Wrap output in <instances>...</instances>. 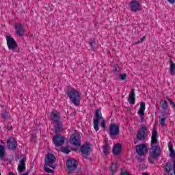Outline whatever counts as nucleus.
<instances>
[{
	"instance_id": "f257e3e1",
	"label": "nucleus",
	"mask_w": 175,
	"mask_h": 175,
	"mask_svg": "<svg viewBox=\"0 0 175 175\" xmlns=\"http://www.w3.org/2000/svg\"><path fill=\"white\" fill-rule=\"evenodd\" d=\"M67 96L69 98L71 103H73L75 106H80V101L81 100V94L75 88H72L71 86H67V90L66 92Z\"/></svg>"
},
{
	"instance_id": "f03ea898",
	"label": "nucleus",
	"mask_w": 175,
	"mask_h": 175,
	"mask_svg": "<svg viewBox=\"0 0 175 175\" xmlns=\"http://www.w3.org/2000/svg\"><path fill=\"white\" fill-rule=\"evenodd\" d=\"M151 146V149L149 151L150 157H148V161L150 163L155 165V161L154 160L158 159V158L161 157V154H162V150H161V147H159V146Z\"/></svg>"
},
{
	"instance_id": "7ed1b4c3",
	"label": "nucleus",
	"mask_w": 175,
	"mask_h": 175,
	"mask_svg": "<svg viewBox=\"0 0 175 175\" xmlns=\"http://www.w3.org/2000/svg\"><path fill=\"white\" fill-rule=\"evenodd\" d=\"M148 137V133H147V126L142 124V127L138 130L136 135V139L134 140V144H137V142H144Z\"/></svg>"
},
{
	"instance_id": "20e7f679",
	"label": "nucleus",
	"mask_w": 175,
	"mask_h": 175,
	"mask_svg": "<svg viewBox=\"0 0 175 175\" xmlns=\"http://www.w3.org/2000/svg\"><path fill=\"white\" fill-rule=\"evenodd\" d=\"M7 45L9 50H12L14 53H18V44H17V42L16 40L10 36L6 37Z\"/></svg>"
},
{
	"instance_id": "39448f33",
	"label": "nucleus",
	"mask_w": 175,
	"mask_h": 175,
	"mask_svg": "<svg viewBox=\"0 0 175 175\" xmlns=\"http://www.w3.org/2000/svg\"><path fill=\"white\" fill-rule=\"evenodd\" d=\"M66 167L68 170L69 174H72L75 173L76 169H77V166H79V163L75 159L69 158L66 163Z\"/></svg>"
},
{
	"instance_id": "423d86ee",
	"label": "nucleus",
	"mask_w": 175,
	"mask_h": 175,
	"mask_svg": "<svg viewBox=\"0 0 175 175\" xmlns=\"http://www.w3.org/2000/svg\"><path fill=\"white\" fill-rule=\"evenodd\" d=\"M94 116L96 118L93 120L94 129L96 132L99 131V120H103V116H102V111L100 109H96L95 110Z\"/></svg>"
},
{
	"instance_id": "0eeeda50",
	"label": "nucleus",
	"mask_w": 175,
	"mask_h": 175,
	"mask_svg": "<svg viewBox=\"0 0 175 175\" xmlns=\"http://www.w3.org/2000/svg\"><path fill=\"white\" fill-rule=\"evenodd\" d=\"M55 161H57V158L54 154L48 153L45 156V164L46 166L51 167V169H55V167H57V165H53V163H55Z\"/></svg>"
},
{
	"instance_id": "6e6552de",
	"label": "nucleus",
	"mask_w": 175,
	"mask_h": 175,
	"mask_svg": "<svg viewBox=\"0 0 175 175\" xmlns=\"http://www.w3.org/2000/svg\"><path fill=\"white\" fill-rule=\"evenodd\" d=\"M108 133L111 139H114V136L120 135V126L116 123H111L109 126Z\"/></svg>"
},
{
	"instance_id": "1a4fd4ad",
	"label": "nucleus",
	"mask_w": 175,
	"mask_h": 175,
	"mask_svg": "<svg viewBox=\"0 0 175 175\" xmlns=\"http://www.w3.org/2000/svg\"><path fill=\"white\" fill-rule=\"evenodd\" d=\"M55 147H62L65 143V137L62 136L61 133H56L52 139Z\"/></svg>"
},
{
	"instance_id": "9d476101",
	"label": "nucleus",
	"mask_w": 175,
	"mask_h": 175,
	"mask_svg": "<svg viewBox=\"0 0 175 175\" xmlns=\"http://www.w3.org/2000/svg\"><path fill=\"white\" fill-rule=\"evenodd\" d=\"M164 170L166 174H163V175H175V160L174 161L173 164L172 162H167L164 165Z\"/></svg>"
},
{
	"instance_id": "9b49d317",
	"label": "nucleus",
	"mask_w": 175,
	"mask_h": 175,
	"mask_svg": "<svg viewBox=\"0 0 175 175\" xmlns=\"http://www.w3.org/2000/svg\"><path fill=\"white\" fill-rule=\"evenodd\" d=\"M90 151H91V144L88 142H85V144H83L80 148V152L82 154V157L85 158V159H88Z\"/></svg>"
},
{
	"instance_id": "f8f14e48",
	"label": "nucleus",
	"mask_w": 175,
	"mask_h": 175,
	"mask_svg": "<svg viewBox=\"0 0 175 175\" xmlns=\"http://www.w3.org/2000/svg\"><path fill=\"white\" fill-rule=\"evenodd\" d=\"M80 139H81L80 133H73L70 137V142L71 144H73V146L80 147V146H81V141Z\"/></svg>"
},
{
	"instance_id": "ddd939ff",
	"label": "nucleus",
	"mask_w": 175,
	"mask_h": 175,
	"mask_svg": "<svg viewBox=\"0 0 175 175\" xmlns=\"http://www.w3.org/2000/svg\"><path fill=\"white\" fill-rule=\"evenodd\" d=\"M131 12H137L142 10V4L136 0H133L129 4Z\"/></svg>"
},
{
	"instance_id": "4468645a",
	"label": "nucleus",
	"mask_w": 175,
	"mask_h": 175,
	"mask_svg": "<svg viewBox=\"0 0 175 175\" xmlns=\"http://www.w3.org/2000/svg\"><path fill=\"white\" fill-rule=\"evenodd\" d=\"M18 146V144H17V140L16 138L13 137H10L7 140V146L9 148V150H16L17 148V146Z\"/></svg>"
},
{
	"instance_id": "2eb2a0df",
	"label": "nucleus",
	"mask_w": 175,
	"mask_h": 175,
	"mask_svg": "<svg viewBox=\"0 0 175 175\" xmlns=\"http://www.w3.org/2000/svg\"><path fill=\"white\" fill-rule=\"evenodd\" d=\"M136 148V152L138 155H140V157L146 155L148 150L147 145L139 144L137 146Z\"/></svg>"
},
{
	"instance_id": "dca6fc26",
	"label": "nucleus",
	"mask_w": 175,
	"mask_h": 175,
	"mask_svg": "<svg viewBox=\"0 0 175 175\" xmlns=\"http://www.w3.org/2000/svg\"><path fill=\"white\" fill-rule=\"evenodd\" d=\"M21 159L18 165V171L19 173H23V172H25V161H27V159L25 158L24 154L21 155Z\"/></svg>"
},
{
	"instance_id": "f3484780",
	"label": "nucleus",
	"mask_w": 175,
	"mask_h": 175,
	"mask_svg": "<svg viewBox=\"0 0 175 175\" xmlns=\"http://www.w3.org/2000/svg\"><path fill=\"white\" fill-rule=\"evenodd\" d=\"M14 28L16 29V35H18V36H21V37L24 36L25 29H24V27L23 26V25H21L20 23H16Z\"/></svg>"
},
{
	"instance_id": "a211bd4d",
	"label": "nucleus",
	"mask_w": 175,
	"mask_h": 175,
	"mask_svg": "<svg viewBox=\"0 0 175 175\" xmlns=\"http://www.w3.org/2000/svg\"><path fill=\"white\" fill-rule=\"evenodd\" d=\"M54 132L55 133H61V132H64V124L62 123V120L55 122Z\"/></svg>"
},
{
	"instance_id": "6ab92c4d",
	"label": "nucleus",
	"mask_w": 175,
	"mask_h": 175,
	"mask_svg": "<svg viewBox=\"0 0 175 175\" xmlns=\"http://www.w3.org/2000/svg\"><path fill=\"white\" fill-rule=\"evenodd\" d=\"M122 151V145L120 143L115 144L112 148L113 155H120Z\"/></svg>"
},
{
	"instance_id": "aec40b11",
	"label": "nucleus",
	"mask_w": 175,
	"mask_h": 175,
	"mask_svg": "<svg viewBox=\"0 0 175 175\" xmlns=\"http://www.w3.org/2000/svg\"><path fill=\"white\" fill-rule=\"evenodd\" d=\"M151 139V146H154L158 143V131L155 128L152 130Z\"/></svg>"
},
{
	"instance_id": "412c9836",
	"label": "nucleus",
	"mask_w": 175,
	"mask_h": 175,
	"mask_svg": "<svg viewBox=\"0 0 175 175\" xmlns=\"http://www.w3.org/2000/svg\"><path fill=\"white\" fill-rule=\"evenodd\" d=\"M51 114L53 116V118H52V122H59L60 121H62L61 120V116H59V113H58L57 111H52Z\"/></svg>"
},
{
	"instance_id": "4be33fe9",
	"label": "nucleus",
	"mask_w": 175,
	"mask_h": 175,
	"mask_svg": "<svg viewBox=\"0 0 175 175\" xmlns=\"http://www.w3.org/2000/svg\"><path fill=\"white\" fill-rule=\"evenodd\" d=\"M128 102L130 105H135V89H132L129 96Z\"/></svg>"
},
{
	"instance_id": "5701e85b",
	"label": "nucleus",
	"mask_w": 175,
	"mask_h": 175,
	"mask_svg": "<svg viewBox=\"0 0 175 175\" xmlns=\"http://www.w3.org/2000/svg\"><path fill=\"white\" fill-rule=\"evenodd\" d=\"M1 117L3 120H8L10 118V114L6 110V107H3L1 111Z\"/></svg>"
},
{
	"instance_id": "b1692460",
	"label": "nucleus",
	"mask_w": 175,
	"mask_h": 175,
	"mask_svg": "<svg viewBox=\"0 0 175 175\" xmlns=\"http://www.w3.org/2000/svg\"><path fill=\"white\" fill-rule=\"evenodd\" d=\"M160 106L164 111H166V110L169 109V103H167L166 100H161L160 101Z\"/></svg>"
},
{
	"instance_id": "393cba45",
	"label": "nucleus",
	"mask_w": 175,
	"mask_h": 175,
	"mask_svg": "<svg viewBox=\"0 0 175 175\" xmlns=\"http://www.w3.org/2000/svg\"><path fill=\"white\" fill-rule=\"evenodd\" d=\"M170 73L172 76L175 75V64L173 60L170 61Z\"/></svg>"
},
{
	"instance_id": "a878e982",
	"label": "nucleus",
	"mask_w": 175,
	"mask_h": 175,
	"mask_svg": "<svg viewBox=\"0 0 175 175\" xmlns=\"http://www.w3.org/2000/svg\"><path fill=\"white\" fill-rule=\"evenodd\" d=\"M146 111V103L142 102L140 103L139 109L138 111V114H141L143 116L144 114V111Z\"/></svg>"
},
{
	"instance_id": "bb28decb",
	"label": "nucleus",
	"mask_w": 175,
	"mask_h": 175,
	"mask_svg": "<svg viewBox=\"0 0 175 175\" xmlns=\"http://www.w3.org/2000/svg\"><path fill=\"white\" fill-rule=\"evenodd\" d=\"M110 170L111 172V174L113 175L116 174V172L118 170V164L112 163Z\"/></svg>"
},
{
	"instance_id": "cd10ccee",
	"label": "nucleus",
	"mask_w": 175,
	"mask_h": 175,
	"mask_svg": "<svg viewBox=\"0 0 175 175\" xmlns=\"http://www.w3.org/2000/svg\"><path fill=\"white\" fill-rule=\"evenodd\" d=\"M109 148H110V145L108 143H106L103 146V151L104 155H109V154H110V152H109Z\"/></svg>"
},
{
	"instance_id": "c85d7f7f",
	"label": "nucleus",
	"mask_w": 175,
	"mask_h": 175,
	"mask_svg": "<svg viewBox=\"0 0 175 175\" xmlns=\"http://www.w3.org/2000/svg\"><path fill=\"white\" fill-rule=\"evenodd\" d=\"M168 147L170 150V157L175 158V150L173 149V145L170 144V142L168 145Z\"/></svg>"
},
{
	"instance_id": "c756f323",
	"label": "nucleus",
	"mask_w": 175,
	"mask_h": 175,
	"mask_svg": "<svg viewBox=\"0 0 175 175\" xmlns=\"http://www.w3.org/2000/svg\"><path fill=\"white\" fill-rule=\"evenodd\" d=\"M89 44L92 47V50H95V46H96V41L95 40V38L90 40Z\"/></svg>"
},
{
	"instance_id": "7c9ffc66",
	"label": "nucleus",
	"mask_w": 175,
	"mask_h": 175,
	"mask_svg": "<svg viewBox=\"0 0 175 175\" xmlns=\"http://www.w3.org/2000/svg\"><path fill=\"white\" fill-rule=\"evenodd\" d=\"M5 157V146L0 145V158Z\"/></svg>"
},
{
	"instance_id": "2f4dec72",
	"label": "nucleus",
	"mask_w": 175,
	"mask_h": 175,
	"mask_svg": "<svg viewBox=\"0 0 175 175\" xmlns=\"http://www.w3.org/2000/svg\"><path fill=\"white\" fill-rule=\"evenodd\" d=\"M166 118H161L160 120V124L162 126H166Z\"/></svg>"
},
{
	"instance_id": "473e14b6",
	"label": "nucleus",
	"mask_w": 175,
	"mask_h": 175,
	"mask_svg": "<svg viewBox=\"0 0 175 175\" xmlns=\"http://www.w3.org/2000/svg\"><path fill=\"white\" fill-rule=\"evenodd\" d=\"M69 146L62 148V152H64V154H69L70 152V149L68 148Z\"/></svg>"
},
{
	"instance_id": "72a5a7b5",
	"label": "nucleus",
	"mask_w": 175,
	"mask_h": 175,
	"mask_svg": "<svg viewBox=\"0 0 175 175\" xmlns=\"http://www.w3.org/2000/svg\"><path fill=\"white\" fill-rule=\"evenodd\" d=\"M44 169L46 173H54V170L50 169L49 167L44 165Z\"/></svg>"
},
{
	"instance_id": "f704fd0d",
	"label": "nucleus",
	"mask_w": 175,
	"mask_h": 175,
	"mask_svg": "<svg viewBox=\"0 0 175 175\" xmlns=\"http://www.w3.org/2000/svg\"><path fill=\"white\" fill-rule=\"evenodd\" d=\"M120 80H126V74H120Z\"/></svg>"
},
{
	"instance_id": "c9c22d12",
	"label": "nucleus",
	"mask_w": 175,
	"mask_h": 175,
	"mask_svg": "<svg viewBox=\"0 0 175 175\" xmlns=\"http://www.w3.org/2000/svg\"><path fill=\"white\" fill-rule=\"evenodd\" d=\"M145 40H146V36H144L140 39V40H138L137 42H135V44H139V43H142L144 42Z\"/></svg>"
},
{
	"instance_id": "e433bc0d",
	"label": "nucleus",
	"mask_w": 175,
	"mask_h": 175,
	"mask_svg": "<svg viewBox=\"0 0 175 175\" xmlns=\"http://www.w3.org/2000/svg\"><path fill=\"white\" fill-rule=\"evenodd\" d=\"M100 126L103 128L104 131H106V122H105V120L101 122Z\"/></svg>"
},
{
	"instance_id": "4c0bfd02",
	"label": "nucleus",
	"mask_w": 175,
	"mask_h": 175,
	"mask_svg": "<svg viewBox=\"0 0 175 175\" xmlns=\"http://www.w3.org/2000/svg\"><path fill=\"white\" fill-rule=\"evenodd\" d=\"M140 118H141V122H146V119H144V114H139Z\"/></svg>"
},
{
	"instance_id": "58836bf2",
	"label": "nucleus",
	"mask_w": 175,
	"mask_h": 175,
	"mask_svg": "<svg viewBox=\"0 0 175 175\" xmlns=\"http://www.w3.org/2000/svg\"><path fill=\"white\" fill-rule=\"evenodd\" d=\"M169 3H171L172 5H174L175 3V0H167Z\"/></svg>"
},
{
	"instance_id": "ea45409f",
	"label": "nucleus",
	"mask_w": 175,
	"mask_h": 175,
	"mask_svg": "<svg viewBox=\"0 0 175 175\" xmlns=\"http://www.w3.org/2000/svg\"><path fill=\"white\" fill-rule=\"evenodd\" d=\"M170 105H172V107H174V109H175V103L173 100H170Z\"/></svg>"
},
{
	"instance_id": "a19ab883",
	"label": "nucleus",
	"mask_w": 175,
	"mask_h": 175,
	"mask_svg": "<svg viewBox=\"0 0 175 175\" xmlns=\"http://www.w3.org/2000/svg\"><path fill=\"white\" fill-rule=\"evenodd\" d=\"M113 72L115 73V75H117V73L118 72V71L117 70V67L113 68Z\"/></svg>"
},
{
	"instance_id": "79ce46f5",
	"label": "nucleus",
	"mask_w": 175,
	"mask_h": 175,
	"mask_svg": "<svg viewBox=\"0 0 175 175\" xmlns=\"http://www.w3.org/2000/svg\"><path fill=\"white\" fill-rule=\"evenodd\" d=\"M122 175H131V174H129L128 172H123Z\"/></svg>"
},
{
	"instance_id": "37998d69",
	"label": "nucleus",
	"mask_w": 175,
	"mask_h": 175,
	"mask_svg": "<svg viewBox=\"0 0 175 175\" xmlns=\"http://www.w3.org/2000/svg\"><path fill=\"white\" fill-rule=\"evenodd\" d=\"M166 99H167V100L170 101V100H172V98H171L170 97H169V96H167V97H166Z\"/></svg>"
},
{
	"instance_id": "c03bdc74",
	"label": "nucleus",
	"mask_w": 175,
	"mask_h": 175,
	"mask_svg": "<svg viewBox=\"0 0 175 175\" xmlns=\"http://www.w3.org/2000/svg\"><path fill=\"white\" fill-rule=\"evenodd\" d=\"M137 159L139 161H144V159L142 158V157H138Z\"/></svg>"
},
{
	"instance_id": "a18cd8bd",
	"label": "nucleus",
	"mask_w": 175,
	"mask_h": 175,
	"mask_svg": "<svg viewBox=\"0 0 175 175\" xmlns=\"http://www.w3.org/2000/svg\"><path fill=\"white\" fill-rule=\"evenodd\" d=\"M7 129H8V131H11L12 130V127L7 126Z\"/></svg>"
},
{
	"instance_id": "49530a36",
	"label": "nucleus",
	"mask_w": 175,
	"mask_h": 175,
	"mask_svg": "<svg viewBox=\"0 0 175 175\" xmlns=\"http://www.w3.org/2000/svg\"><path fill=\"white\" fill-rule=\"evenodd\" d=\"M139 167H141L142 169H144V167H143V165L142 164H139Z\"/></svg>"
},
{
	"instance_id": "de8ad7c7",
	"label": "nucleus",
	"mask_w": 175,
	"mask_h": 175,
	"mask_svg": "<svg viewBox=\"0 0 175 175\" xmlns=\"http://www.w3.org/2000/svg\"><path fill=\"white\" fill-rule=\"evenodd\" d=\"M29 172H27L26 173L23 174V175H29Z\"/></svg>"
},
{
	"instance_id": "09e8293b",
	"label": "nucleus",
	"mask_w": 175,
	"mask_h": 175,
	"mask_svg": "<svg viewBox=\"0 0 175 175\" xmlns=\"http://www.w3.org/2000/svg\"><path fill=\"white\" fill-rule=\"evenodd\" d=\"M10 175H14V174H13V172H10Z\"/></svg>"
},
{
	"instance_id": "8fccbe9b",
	"label": "nucleus",
	"mask_w": 175,
	"mask_h": 175,
	"mask_svg": "<svg viewBox=\"0 0 175 175\" xmlns=\"http://www.w3.org/2000/svg\"><path fill=\"white\" fill-rule=\"evenodd\" d=\"M165 114H162V116L164 117Z\"/></svg>"
},
{
	"instance_id": "3c124183",
	"label": "nucleus",
	"mask_w": 175,
	"mask_h": 175,
	"mask_svg": "<svg viewBox=\"0 0 175 175\" xmlns=\"http://www.w3.org/2000/svg\"><path fill=\"white\" fill-rule=\"evenodd\" d=\"M1 143H3V140L1 141Z\"/></svg>"
}]
</instances>
